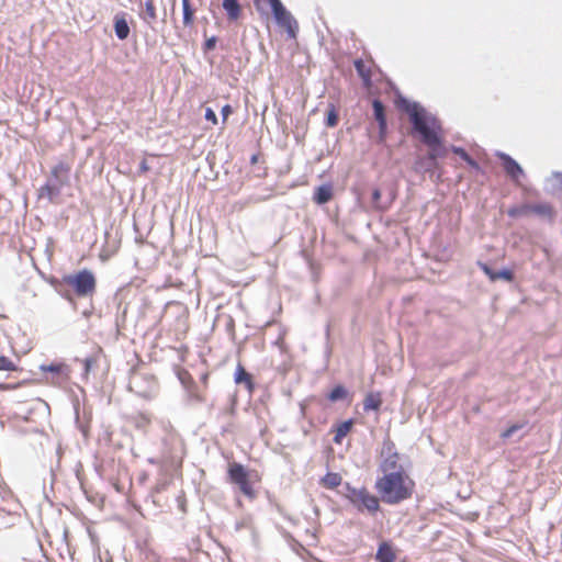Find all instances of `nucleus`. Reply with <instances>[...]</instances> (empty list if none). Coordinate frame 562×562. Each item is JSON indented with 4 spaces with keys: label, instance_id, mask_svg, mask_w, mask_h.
I'll return each mask as SVG.
<instances>
[{
    "label": "nucleus",
    "instance_id": "obj_37",
    "mask_svg": "<svg viewBox=\"0 0 562 562\" xmlns=\"http://www.w3.org/2000/svg\"><path fill=\"white\" fill-rule=\"evenodd\" d=\"M519 428H520V426H519V425H513V426H510L509 428H507V429L502 434V437H503V438H508V437H510L515 431H517Z\"/></svg>",
    "mask_w": 562,
    "mask_h": 562
},
{
    "label": "nucleus",
    "instance_id": "obj_6",
    "mask_svg": "<svg viewBox=\"0 0 562 562\" xmlns=\"http://www.w3.org/2000/svg\"><path fill=\"white\" fill-rule=\"evenodd\" d=\"M272 10L273 16L277 23L283 27L291 37L296 36L297 22L294 20L292 14L283 7L280 0H267Z\"/></svg>",
    "mask_w": 562,
    "mask_h": 562
},
{
    "label": "nucleus",
    "instance_id": "obj_29",
    "mask_svg": "<svg viewBox=\"0 0 562 562\" xmlns=\"http://www.w3.org/2000/svg\"><path fill=\"white\" fill-rule=\"evenodd\" d=\"M452 151L460 156L469 166L479 169V164L462 147L453 146Z\"/></svg>",
    "mask_w": 562,
    "mask_h": 562
},
{
    "label": "nucleus",
    "instance_id": "obj_30",
    "mask_svg": "<svg viewBox=\"0 0 562 562\" xmlns=\"http://www.w3.org/2000/svg\"><path fill=\"white\" fill-rule=\"evenodd\" d=\"M347 397V390L342 385H336L330 393L327 395V398L330 402H337L340 400H345Z\"/></svg>",
    "mask_w": 562,
    "mask_h": 562
},
{
    "label": "nucleus",
    "instance_id": "obj_5",
    "mask_svg": "<svg viewBox=\"0 0 562 562\" xmlns=\"http://www.w3.org/2000/svg\"><path fill=\"white\" fill-rule=\"evenodd\" d=\"M60 282L71 288L78 297L92 296L97 289L95 276L88 269L66 274L61 278Z\"/></svg>",
    "mask_w": 562,
    "mask_h": 562
},
{
    "label": "nucleus",
    "instance_id": "obj_25",
    "mask_svg": "<svg viewBox=\"0 0 562 562\" xmlns=\"http://www.w3.org/2000/svg\"><path fill=\"white\" fill-rule=\"evenodd\" d=\"M183 11V25L191 26L194 23L195 9L191 4V0H181Z\"/></svg>",
    "mask_w": 562,
    "mask_h": 562
},
{
    "label": "nucleus",
    "instance_id": "obj_39",
    "mask_svg": "<svg viewBox=\"0 0 562 562\" xmlns=\"http://www.w3.org/2000/svg\"><path fill=\"white\" fill-rule=\"evenodd\" d=\"M8 389H9V386H8V385L0 383V390H1V391H3V390H8Z\"/></svg>",
    "mask_w": 562,
    "mask_h": 562
},
{
    "label": "nucleus",
    "instance_id": "obj_13",
    "mask_svg": "<svg viewBox=\"0 0 562 562\" xmlns=\"http://www.w3.org/2000/svg\"><path fill=\"white\" fill-rule=\"evenodd\" d=\"M126 420L136 429L146 431L151 424V415L146 412H136L126 416Z\"/></svg>",
    "mask_w": 562,
    "mask_h": 562
},
{
    "label": "nucleus",
    "instance_id": "obj_28",
    "mask_svg": "<svg viewBox=\"0 0 562 562\" xmlns=\"http://www.w3.org/2000/svg\"><path fill=\"white\" fill-rule=\"evenodd\" d=\"M144 21L147 23H153L157 20V12L154 0H146L145 2V15L143 16Z\"/></svg>",
    "mask_w": 562,
    "mask_h": 562
},
{
    "label": "nucleus",
    "instance_id": "obj_24",
    "mask_svg": "<svg viewBox=\"0 0 562 562\" xmlns=\"http://www.w3.org/2000/svg\"><path fill=\"white\" fill-rule=\"evenodd\" d=\"M395 191L390 192V200L385 203H381V191L379 189H374L372 192V205L375 210L385 211L387 210L392 202L395 200Z\"/></svg>",
    "mask_w": 562,
    "mask_h": 562
},
{
    "label": "nucleus",
    "instance_id": "obj_16",
    "mask_svg": "<svg viewBox=\"0 0 562 562\" xmlns=\"http://www.w3.org/2000/svg\"><path fill=\"white\" fill-rule=\"evenodd\" d=\"M530 214L552 220L555 215L553 206L548 202L530 204Z\"/></svg>",
    "mask_w": 562,
    "mask_h": 562
},
{
    "label": "nucleus",
    "instance_id": "obj_26",
    "mask_svg": "<svg viewBox=\"0 0 562 562\" xmlns=\"http://www.w3.org/2000/svg\"><path fill=\"white\" fill-rule=\"evenodd\" d=\"M235 382L237 384L246 383L249 389H252L251 375L245 370V368L240 363L236 368Z\"/></svg>",
    "mask_w": 562,
    "mask_h": 562
},
{
    "label": "nucleus",
    "instance_id": "obj_21",
    "mask_svg": "<svg viewBox=\"0 0 562 562\" xmlns=\"http://www.w3.org/2000/svg\"><path fill=\"white\" fill-rule=\"evenodd\" d=\"M114 31L119 40H126L130 35V26L124 18V14H117L114 18Z\"/></svg>",
    "mask_w": 562,
    "mask_h": 562
},
{
    "label": "nucleus",
    "instance_id": "obj_14",
    "mask_svg": "<svg viewBox=\"0 0 562 562\" xmlns=\"http://www.w3.org/2000/svg\"><path fill=\"white\" fill-rule=\"evenodd\" d=\"M357 74L362 80V83L366 88H370L372 86V65L369 61H364L362 59H356L353 61Z\"/></svg>",
    "mask_w": 562,
    "mask_h": 562
},
{
    "label": "nucleus",
    "instance_id": "obj_9",
    "mask_svg": "<svg viewBox=\"0 0 562 562\" xmlns=\"http://www.w3.org/2000/svg\"><path fill=\"white\" fill-rule=\"evenodd\" d=\"M384 451H386V453H387V456L384 458V460L381 463V470L384 472V474L400 470V468H402L398 464L400 454L396 451H394V443L389 442L385 446Z\"/></svg>",
    "mask_w": 562,
    "mask_h": 562
},
{
    "label": "nucleus",
    "instance_id": "obj_36",
    "mask_svg": "<svg viewBox=\"0 0 562 562\" xmlns=\"http://www.w3.org/2000/svg\"><path fill=\"white\" fill-rule=\"evenodd\" d=\"M233 110H232V106L229 104H226L222 108L221 110V114H222V117H223V122L225 123L228 119V116L232 114Z\"/></svg>",
    "mask_w": 562,
    "mask_h": 562
},
{
    "label": "nucleus",
    "instance_id": "obj_18",
    "mask_svg": "<svg viewBox=\"0 0 562 562\" xmlns=\"http://www.w3.org/2000/svg\"><path fill=\"white\" fill-rule=\"evenodd\" d=\"M333 187L331 184H323L316 188L313 200L317 204H325L333 199Z\"/></svg>",
    "mask_w": 562,
    "mask_h": 562
},
{
    "label": "nucleus",
    "instance_id": "obj_31",
    "mask_svg": "<svg viewBox=\"0 0 562 562\" xmlns=\"http://www.w3.org/2000/svg\"><path fill=\"white\" fill-rule=\"evenodd\" d=\"M0 371H8V372L18 371V366L10 358L0 355Z\"/></svg>",
    "mask_w": 562,
    "mask_h": 562
},
{
    "label": "nucleus",
    "instance_id": "obj_12",
    "mask_svg": "<svg viewBox=\"0 0 562 562\" xmlns=\"http://www.w3.org/2000/svg\"><path fill=\"white\" fill-rule=\"evenodd\" d=\"M372 109H373L374 120L379 124L380 137L384 138V136L386 134V128H387L385 108L379 99H374L372 101Z\"/></svg>",
    "mask_w": 562,
    "mask_h": 562
},
{
    "label": "nucleus",
    "instance_id": "obj_11",
    "mask_svg": "<svg viewBox=\"0 0 562 562\" xmlns=\"http://www.w3.org/2000/svg\"><path fill=\"white\" fill-rule=\"evenodd\" d=\"M477 266L487 276L491 282H495L497 280H505L507 282H513L515 279L514 272L510 269H503L501 271H494L486 263L479 261Z\"/></svg>",
    "mask_w": 562,
    "mask_h": 562
},
{
    "label": "nucleus",
    "instance_id": "obj_4",
    "mask_svg": "<svg viewBox=\"0 0 562 562\" xmlns=\"http://www.w3.org/2000/svg\"><path fill=\"white\" fill-rule=\"evenodd\" d=\"M345 498L360 513L375 515L380 512V499L373 495L367 487H355L349 483L345 485Z\"/></svg>",
    "mask_w": 562,
    "mask_h": 562
},
{
    "label": "nucleus",
    "instance_id": "obj_17",
    "mask_svg": "<svg viewBox=\"0 0 562 562\" xmlns=\"http://www.w3.org/2000/svg\"><path fill=\"white\" fill-rule=\"evenodd\" d=\"M222 7L229 21H237L240 18L243 10L238 0H223Z\"/></svg>",
    "mask_w": 562,
    "mask_h": 562
},
{
    "label": "nucleus",
    "instance_id": "obj_34",
    "mask_svg": "<svg viewBox=\"0 0 562 562\" xmlns=\"http://www.w3.org/2000/svg\"><path fill=\"white\" fill-rule=\"evenodd\" d=\"M83 364H85V371H86V373H89V372H90V370L92 369V367L97 364V359H95V358H92V357H90V358H86V359L83 360Z\"/></svg>",
    "mask_w": 562,
    "mask_h": 562
},
{
    "label": "nucleus",
    "instance_id": "obj_2",
    "mask_svg": "<svg viewBox=\"0 0 562 562\" xmlns=\"http://www.w3.org/2000/svg\"><path fill=\"white\" fill-rule=\"evenodd\" d=\"M374 487L385 504L395 505L412 497L415 482L403 468H400L379 477Z\"/></svg>",
    "mask_w": 562,
    "mask_h": 562
},
{
    "label": "nucleus",
    "instance_id": "obj_32",
    "mask_svg": "<svg viewBox=\"0 0 562 562\" xmlns=\"http://www.w3.org/2000/svg\"><path fill=\"white\" fill-rule=\"evenodd\" d=\"M338 124V114H337V111L335 109L334 105H330V109L327 113V119H326V125L328 127H334Z\"/></svg>",
    "mask_w": 562,
    "mask_h": 562
},
{
    "label": "nucleus",
    "instance_id": "obj_19",
    "mask_svg": "<svg viewBox=\"0 0 562 562\" xmlns=\"http://www.w3.org/2000/svg\"><path fill=\"white\" fill-rule=\"evenodd\" d=\"M382 405V395L380 392H369L363 400L364 412L379 411Z\"/></svg>",
    "mask_w": 562,
    "mask_h": 562
},
{
    "label": "nucleus",
    "instance_id": "obj_15",
    "mask_svg": "<svg viewBox=\"0 0 562 562\" xmlns=\"http://www.w3.org/2000/svg\"><path fill=\"white\" fill-rule=\"evenodd\" d=\"M41 370L44 373L49 372V373L57 375L59 381H67L69 379V373H70L69 367L61 362L52 363L48 366H42Z\"/></svg>",
    "mask_w": 562,
    "mask_h": 562
},
{
    "label": "nucleus",
    "instance_id": "obj_40",
    "mask_svg": "<svg viewBox=\"0 0 562 562\" xmlns=\"http://www.w3.org/2000/svg\"><path fill=\"white\" fill-rule=\"evenodd\" d=\"M256 162H257V156L255 155L251 157V164H256Z\"/></svg>",
    "mask_w": 562,
    "mask_h": 562
},
{
    "label": "nucleus",
    "instance_id": "obj_23",
    "mask_svg": "<svg viewBox=\"0 0 562 562\" xmlns=\"http://www.w3.org/2000/svg\"><path fill=\"white\" fill-rule=\"evenodd\" d=\"M342 482V476L337 472H328L321 480L319 485L327 490H335Z\"/></svg>",
    "mask_w": 562,
    "mask_h": 562
},
{
    "label": "nucleus",
    "instance_id": "obj_42",
    "mask_svg": "<svg viewBox=\"0 0 562 562\" xmlns=\"http://www.w3.org/2000/svg\"><path fill=\"white\" fill-rule=\"evenodd\" d=\"M179 561L180 562H188L186 559H180Z\"/></svg>",
    "mask_w": 562,
    "mask_h": 562
},
{
    "label": "nucleus",
    "instance_id": "obj_7",
    "mask_svg": "<svg viewBox=\"0 0 562 562\" xmlns=\"http://www.w3.org/2000/svg\"><path fill=\"white\" fill-rule=\"evenodd\" d=\"M130 390L143 398H151L157 391L154 376L136 374L130 381Z\"/></svg>",
    "mask_w": 562,
    "mask_h": 562
},
{
    "label": "nucleus",
    "instance_id": "obj_8",
    "mask_svg": "<svg viewBox=\"0 0 562 562\" xmlns=\"http://www.w3.org/2000/svg\"><path fill=\"white\" fill-rule=\"evenodd\" d=\"M71 171L70 164L66 161H59L50 170L52 184H46L45 189L49 192L55 190L58 192L69 181V175Z\"/></svg>",
    "mask_w": 562,
    "mask_h": 562
},
{
    "label": "nucleus",
    "instance_id": "obj_27",
    "mask_svg": "<svg viewBox=\"0 0 562 562\" xmlns=\"http://www.w3.org/2000/svg\"><path fill=\"white\" fill-rule=\"evenodd\" d=\"M507 215L512 218H518L530 215V204L512 206L507 210Z\"/></svg>",
    "mask_w": 562,
    "mask_h": 562
},
{
    "label": "nucleus",
    "instance_id": "obj_20",
    "mask_svg": "<svg viewBox=\"0 0 562 562\" xmlns=\"http://www.w3.org/2000/svg\"><path fill=\"white\" fill-rule=\"evenodd\" d=\"M352 426H353L352 419L345 420V422L338 424L337 426H335L333 428V431L335 432L334 442L337 445H341L342 439L351 431Z\"/></svg>",
    "mask_w": 562,
    "mask_h": 562
},
{
    "label": "nucleus",
    "instance_id": "obj_22",
    "mask_svg": "<svg viewBox=\"0 0 562 562\" xmlns=\"http://www.w3.org/2000/svg\"><path fill=\"white\" fill-rule=\"evenodd\" d=\"M375 558L379 562H394L396 555L390 543L382 542L378 548Z\"/></svg>",
    "mask_w": 562,
    "mask_h": 562
},
{
    "label": "nucleus",
    "instance_id": "obj_10",
    "mask_svg": "<svg viewBox=\"0 0 562 562\" xmlns=\"http://www.w3.org/2000/svg\"><path fill=\"white\" fill-rule=\"evenodd\" d=\"M499 159L503 162L505 172L515 181L518 182L519 178L524 176L522 168L507 154H499Z\"/></svg>",
    "mask_w": 562,
    "mask_h": 562
},
{
    "label": "nucleus",
    "instance_id": "obj_41",
    "mask_svg": "<svg viewBox=\"0 0 562 562\" xmlns=\"http://www.w3.org/2000/svg\"><path fill=\"white\" fill-rule=\"evenodd\" d=\"M206 381H207V374H204L203 375V382L206 383Z\"/></svg>",
    "mask_w": 562,
    "mask_h": 562
},
{
    "label": "nucleus",
    "instance_id": "obj_3",
    "mask_svg": "<svg viewBox=\"0 0 562 562\" xmlns=\"http://www.w3.org/2000/svg\"><path fill=\"white\" fill-rule=\"evenodd\" d=\"M227 479L248 499L254 501L257 497L255 485L261 482V474L257 470H248L241 463L234 461L228 464Z\"/></svg>",
    "mask_w": 562,
    "mask_h": 562
},
{
    "label": "nucleus",
    "instance_id": "obj_33",
    "mask_svg": "<svg viewBox=\"0 0 562 562\" xmlns=\"http://www.w3.org/2000/svg\"><path fill=\"white\" fill-rule=\"evenodd\" d=\"M205 120L210 121L213 125L217 124V116L211 108H207L205 111Z\"/></svg>",
    "mask_w": 562,
    "mask_h": 562
},
{
    "label": "nucleus",
    "instance_id": "obj_38",
    "mask_svg": "<svg viewBox=\"0 0 562 562\" xmlns=\"http://www.w3.org/2000/svg\"><path fill=\"white\" fill-rule=\"evenodd\" d=\"M191 397L196 401V402H204L205 401V396L203 394H200V393H191Z\"/></svg>",
    "mask_w": 562,
    "mask_h": 562
},
{
    "label": "nucleus",
    "instance_id": "obj_1",
    "mask_svg": "<svg viewBox=\"0 0 562 562\" xmlns=\"http://www.w3.org/2000/svg\"><path fill=\"white\" fill-rule=\"evenodd\" d=\"M406 111L415 133L429 148L428 158L436 160L446 155L442 146L445 132L440 121L417 104H408Z\"/></svg>",
    "mask_w": 562,
    "mask_h": 562
},
{
    "label": "nucleus",
    "instance_id": "obj_35",
    "mask_svg": "<svg viewBox=\"0 0 562 562\" xmlns=\"http://www.w3.org/2000/svg\"><path fill=\"white\" fill-rule=\"evenodd\" d=\"M217 38L215 36H212L207 38L204 43V50H212L216 45Z\"/></svg>",
    "mask_w": 562,
    "mask_h": 562
}]
</instances>
